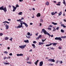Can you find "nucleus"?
<instances>
[{"label":"nucleus","instance_id":"nucleus-1","mask_svg":"<svg viewBox=\"0 0 66 66\" xmlns=\"http://www.w3.org/2000/svg\"><path fill=\"white\" fill-rule=\"evenodd\" d=\"M42 31H43V32L44 33V34L45 35H49V37H50V36H51V35H50V34L49 33H48V32H47V31H46V30L44 29H42Z\"/></svg>","mask_w":66,"mask_h":66},{"label":"nucleus","instance_id":"nucleus-2","mask_svg":"<svg viewBox=\"0 0 66 66\" xmlns=\"http://www.w3.org/2000/svg\"><path fill=\"white\" fill-rule=\"evenodd\" d=\"M20 22L21 23V25H20V24H19V26L16 27V28H21V27H22V22H23V21L21 20Z\"/></svg>","mask_w":66,"mask_h":66},{"label":"nucleus","instance_id":"nucleus-3","mask_svg":"<svg viewBox=\"0 0 66 66\" xmlns=\"http://www.w3.org/2000/svg\"><path fill=\"white\" fill-rule=\"evenodd\" d=\"M55 40H60V41H62V39L61 38V37H56V38H55Z\"/></svg>","mask_w":66,"mask_h":66},{"label":"nucleus","instance_id":"nucleus-4","mask_svg":"<svg viewBox=\"0 0 66 66\" xmlns=\"http://www.w3.org/2000/svg\"><path fill=\"white\" fill-rule=\"evenodd\" d=\"M26 47V45L19 46V48L21 49H24V48Z\"/></svg>","mask_w":66,"mask_h":66},{"label":"nucleus","instance_id":"nucleus-5","mask_svg":"<svg viewBox=\"0 0 66 66\" xmlns=\"http://www.w3.org/2000/svg\"><path fill=\"white\" fill-rule=\"evenodd\" d=\"M12 7L13 8V9L12 11L13 12H15L16 10V9H17V7H15V6H14L13 5L12 6Z\"/></svg>","mask_w":66,"mask_h":66},{"label":"nucleus","instance_id":"nucleus-6","mask_svg":"<svg viewBox=\"0 0 66 66\" xmlns=\"http://www.w3.org/2000/svg\"><path fill=\"white\" fill-rule=\"evenodd\" d=\"M43 61H42L40 62L39 63V66H43Z\"/></svg>","mask_w":66,"mask_h":66},{"label":"nucleus","instance_id":"nucleus-7","mask_svg":"<svg viewBox=\"0 0 66 66\" xmlns=\"http://www.w3.org/2000/svg\"><path fill=\"white\" fill-rule=\"evenodd\" d=\"M60 23L61 24V26L62 27H63V28H65L66 27V26H64V24H62V23L61 22H60Z\"/></svg>","mask_w":66,"mask_h":66},{"label":"nucleus","instance_id":"nucleus-8","mask_svg":"<svg viewBox=\"0 0 66 66\" xmlns=\"http://www.w3.org/2000/svg\"><path fill=\"white\" fill-rule=\"evenodd\" d=\"M5 26L6 27V30L9 29V25H8V24H6L5 25Z\"/></svg>","mask_w":66,"mask_h":66},{"label":"nucleus","instance_id":"nucleus-9","mask_svg":"<svg viewBox=\"0 0 66 66\" xmlns=\"http://www.w3.org/2000/svg\"><path fill=\"white\" fill-rule=\"evenodd\" d=\"M3 11H4L5 12H6L7 11V10L6 9V7H5L4 8Z\"/></svg>","mask_w":66,"mask_h":66},{"label":"nucleus","instance_id":"nucleus-10","mask_svg":"<svg viewBox=\"0 0 66 66\" xmlns=\"http://www.w3.org/2000/svg\"><path fill=\"white\" fill-rule=\"evenodd\" d=\"M17 56H23V54H16Z\"/></svg>","mask_w":66,"mask_h":66},{"label":"nucleus","instance_id":"nucleus-11","mask_svg":"<svg viewBox=\"0 0 66 66\" xmlns=\"http://www.w3.org/2000/svg\"><path fill=\"white\" fill-rule=\"evenodd\" d=\"M23 24H24L26 27H27L28 26V25H27V23H26L25 22H23Z\"/></svg>","mask_w":66,"mask_h":66},{"label":"nucleus","instance_id":"nucleus-12","mask_svg":"<svg viewBox=\"0 0 66 66\" xmlns=\"http://www.w3.org/2000/svg\"><path fill=\"white\" fill-rule=\"evenodd\" d=\"M40 13H38L37 14V17H40Z\"/></svg>","mask_w":66,"mask_h":66},{"label":"nucleus","instance_id":"nucleus-13","mask_svg":"<svg viewBox=\"0 0 66 66\" xmlns=\"http://www.w3.org/2000/svg\"><path fill=\"white\" fill-rule=\"evenodd\" d=\"M24 42L26 43H29V40H24Z\"/></svg>","mask_w":66,"mask_h":66},{"label":"nucleus","instance_id":"nucleus-14","mask_svg":"<svg viewBox=\"0 0 66 66\" xmlns=\"http://www.w3.org/2000/svg\"><path fill=\"white\" fill-rule=\"evenodd\" d=\"M42 37V35H39L38 37H37L36 39H39V38H41Z\"/></svg>","mask_w":66,"mask_h":66},{"label":"nucleus","instance_id":"nucleus-15","mask_svg":"<svg viewBox=\"0 0 66 66\" xmlns=\"http://www.w3.org/2000/svg\"><path fill=\"white\" fill-rule=\"evenodd\" d=\"M44 44V43L42 42H39L38 45H43Z\"/></svg>","mask_w":66,"mask_h":66},{"label":"nucleus","instance_id":"nucleus-16","mask_svg":"<svg viewBox=\"0 0 66 66\" xmlns=\"http://www.w3.org/2000/svg\"><path fill=\"white\" fill-rule=\"evenodd\" d=\"M52 45V43H51V44H50L46 45V47H47L48 46H51V45Z\"/></svg>","mask_w":66,"mask_h":66},{"label":"nucleus","instance_id":"nucleus-17","mask_svg":"<svg viewBox=\"0 0 66 66\" xmlns=\"http://www.w3.org/2000/svg\"><path fill=\"white\" fill-rule=\"evenodd\" d=\"M3 23H10V22L6 21H5L4 22H3Z\"/></svg>","mask_w":66,"mask_h":66},{"label":"nucleus","instance_id":"nucleus-18","mask_svg":"<svg viewBox=\"0 0 66 66\" xmlns=\"http://www.w3.org/2000/svg\"><path fill=\"white\" fill-rule=\"evenodd\" d=\"M4 7H0V10H3Z\"/></svg>","mask_w":66,"mask_h":66},{"label":"nucleus","instance_id":"nucleus-19","mask_svg":"<svg viewBox=\"0 0 66 66\" xmlns=\"http://www.w3.org/2000/svg\"><path fill=\"white\" fill-rule=\"evenodd\" d=\"M52 44L53 46H56V45L57 44V43H52Z\"/></svg>","mask_w":66,"mask_h":66},{"label":"nucleus","instance_id":"nucleus-20","mask_svg":"<svg viewBox=\"0 0 66 66\" xmlns=\"http://www.w3.org/2000/svg\"><path fill=\"white\" fill-rule=\"evenodd\" d=\"M45 4L46 5H49V2H47Z\"/></svg>","mask_w":66,"mask_h":66},{"label":"nucleus","instance_id":"nucleus-21","mask_svg":"<svg viewBox=\"0 0 66 66\" xmlns=\"http://www.w3.org/2000/svg\"><path fill=\"white\" fill-rule=\"evenodd\" d=\"M62 12H60V13H58V14L59 15V16H61V15H62Z\"/></svg>","mask_w":66,"mask_h":66},{"label":"nucleus","instance_id":"nucleus-22","mask_svg":"<svg viewBox=\"0 0 66 66\" xmlns=\"http://www.w3.org/2000/svg\"><path fill=\"white\" fill-rule=\"evenodd\" d=\"M52 23L53 24H54V25H56L57 24L56 23H54V22H52Z\"/></svg>","mask_w":66,"mask_h":66},{"label":"nucleus","instance_id":"nucleus-23","mask_svg":"<svg viewBox=\"0 0 66 66\" xmlns=\"http://www.w3.org/2000/svg\"><path fill=\"white\" fill-rule=\"evenodd\" d=\"M46 40V38L45 39V40L42 39V42H43V43H44V42H45V41Z\"/></svg>","mask_w":66,"mask_h":66},{"label":"nucleus","instance_id":"nucleus-24","mask_svg":"<svg viewBox=\"0 0 66 66\" xmlns=\"http://www.w3.org/2000/svg\"><path fill=\"white\" fill-rule=\"evenodd\" d=\"M9 38L7 37H5L4 38V39L5 40H7Z\"/></svg>","mask_w":66,"mask_h":66},{"label":"nucleus","instance_id":"nucleus-25","mask_svg":"<svg viewBox=\"0 0 66 66\" xmlns=\"http://www.w3.org/2000/svg\"><path fill=\"white\" fill-rule=\"evenodd\" d=\"M51 62H55V60H54V59H52Z\"/></svg>","mask_w":66,"mask_h":66},{"label":"nucleus","instance_id":"nucleus-26","mask_svg":"<svg viewBox=\"0 0 66 66\" xmlns=\"http://www.w3.org/2000/svg\"><path fill=\"white\" fill-rule=\"evenodd\" d=\"M52 15H55V13L53 12H52L51 13Z\"/></svg>","mask_w":66,"mask_h":66},{"label":"nucleus","instance_id":"nucleus-27","mask_svg":"<svg viewBox=\"0 0 66 66\" xmlns=\"http://www.w3.org/2000/svg\"><path fill=\"white\" fill-rule=\"evenodd\" d=\"M51 60L52 59H49L47 60V61H48V62H51Z\"/></svg>","mask_w":66,"mask_h":66},{"label":"nucleus","instance_id":"nucleus-28","mask_svg":"<svg viewBox=\"0 0 66 66\" xmlns=\"http://www.w3.org/2000/svg\"><path fill=\"white\" fill-rule=\"evenodd\" d=\"M61 32H62V33H64V30L62 29H61Z\"/></svg>","mask_w":66,"mask_h":66},{"label":"nucleus","instance_id":"nucleus-29","mask_svg":"<svg viewBox=\"0 0 66 66\" xmlns=\"http://www.w3.org/2000/svg\"><path fill=\"white\" fill-rule=\"evenodd\" d=\"M32 46L34 47V48H35V44H32Z\"/></svg>","mask_w":66,"mask_h":66},{"label":"nucleus","instance_id":"nucleus-30","mask_svg":"<svg viewBox=\"0 0 66 66\" xmlns=\"http://www.w3.org/2000/svg\"><path fill=\"white\" fill-rule=\"evenodd\" d=\"M22 12H20L19 13H18V15H22Z\"/></svg>","mask_w":66,"mask_h":66},{"label":"nucleus","instance_id":"nucleus-31","mask_svg":"<svg viewBox=\"0 0 66 66\" xmlns=\"http://www.w3.org/2000/svg\"><path fill=\"white\" fill-rule=\"evenodd\" d=\"M4 53L5 54H7L8 53V52H7V51H5L4 52Z\"/></svg>","mask_w":66,"mask_h":66},{"label":"nucleus","instance_id":"nucleus-32","mask_svg":"<svg viewBox=\"0 0 66 66\" xmlns=\"http://www.w3.org/2000/svg\"><path fill=\"white\" fill-rule=\"evenodd\" d=\"M16 7H19V6L18 5V4H16V5L15 6Z\"/></svg>","mask_w":66,"mask_h":66},{"label":"nucleus","instance_id":"nucleus-33","mask_svg":"<svg viewBox=\"0 0 66 66\" xmlns=\"http://www.w3.org/2000/svg\"><path fill=\"white\" fill-rule=\"evenodd\" d=\"M27 61H29V57H27V58L26 59Z\"/></svg>","mask_w":66,"mask_h":66},{"label":"nucleus","instance_id":"nucleus-34","mask_svg":"<svg viewBox=\"0 0 66 66\" xmlns=\"http://www.w3.org/2000/svg\"><path fill=\"white\" fill-rule=\"evenodd\" d=\"M48 30H51V28H47Z\"/></svg>","mask_w":66,"mask_h":66},{"label":"nucleus","instance_id":"nucleus-35","mask_svg":"<svg viewBox=\"0 0 66 66\" xmlns=\"http://www.w3.org/2000/svg\"><path fill=\"white\" fill-rule=\"evenodd\" d=\"M40 22H43V20L42 19H41L40 20Z\"/></svg>","mask_w":66,"mask_h":66},{"label":"nucleus","instance_id":"nucleus-36","mask_svg":"<svg viewBox=\"0 0 66 66\" xmlns=\"http://www.w3.org/2000/svg\"><path fill=\"white\" fill-rule=\"evenodd\" d=\"M27 63H28V64H31V63L30 62H27Z\"/></svg>","mask_w":66,"mask_h":66},{"label":"nucleus","instance_id":"nucleus-37","mask_svg":"<svg viewBox=\"0 0 66 66\" xmlns=\"http://www.w3.org/2000/svg\"><path fill=\"white\" fill-rule=\"evenodd\" d=\"M63 4H64V5H65L66 4V2L65 1H63Z\"/></svg>","mask_w":66,"mask_h":66},{"label":"nucleus","instance_id":"nucleus-38","mask_svg":"<svg viewBox=\"0 0 66 66\" xmlns=\"http://www.w3.org/2000/svg\"><path fill=\"white\" fill-rule=\"evenodd\" d=\"M59 62L60 63V64H62V63H63V61H59Z\"/></svg>","mask_w":66,"mask_h":66},{"label":"nucleus","instance_id":"nucleus-39","mask_svg":"<svg viewBox=\"0 0 66 66\" xmlns=\"http://www.w3.org/2000/svg\"><path fill=\"white\" fill-rule=\"evenodd\" d=\"M27 35H30V33L29 32H27Z\"/></svg>","mask_w":66,"mask_h":66},{"label":"nucleus","instance_id":"nucleus-40","mask_svg":"<svg viewBox=\"0 0 66 66\" xmlns=\"http://www.w3.org/2000/svg\"><path fill=\"white\" fill-rule=\"evenodd\" d=\"M59 29V27H58L56 28V30H58Z\"/></svg>","mask_w":66,"mask_h":66},{"label":"nucleus","instance_id":"nucleus-41","mask_svg":"<svg viewBox=\"0 0 66 66\" xmlns=\"http://www.w3.org/2000/svg\"><path fill=\"white\" fill-rule=\"evenodd\" d=\"M4 64L5 65H9V63H4Z\"/></svg>","mask_w":66,"mask_h":66},{"label":"nucleus","instance_id":"nucleus-42","mask_svg":"<svg viewBox=\"0 0 66 66\" xmlns=\"http://www.w3.org/2000/svg\"><path fill=\"white\" fill-rule=\"evenodd\" d=\"M58 48L59 49H62V47H61L60 46H59V47H58Z\"/></svg>","mask_w":66,"mask_h":66},{"label":"nucleus","instance_id":"nucleus-43","mask_svg":"<svg viewBox=\"0 0 66 66\" xmlns=\"http://www.w3.org/2000/svg\"><path fill=\"white\" fill-rule=\"evenodd\" d=\"M33 43L34 44H36V41H34L33 42Z\"/></svg>","mask_w":66,"mask_h":66},{"label":"nucleus","instance_id":"nucleus-44","mask_svg":"<svg viewBox=\"0 0 66 66\" xmlns=\"http://www.w3.org/2000/svg\"><path fill=\"white\" fill-rule=\"evenodd\" d=\"M21 20V19H19V20H17V21H20H20Z\"/></svg>","mask_w":66,"mask_h":66},{"label":"nucleus","instance_id":"nucleus-45","mask_svg":"<svg viewBox=\"0 0 66 66\" xmlns=\"http://www.w3.org/2000/svg\"><path fill=\"white\" fill-rule=\"evenodd\" d=\"M56 63V64H58V63H59V60H57Z\"/></svg>","mask_w":66,"mask_h":66},{"label":"nucleus","instance_id":"nucleus-46","mask_svg":"<svg viewBox=\"0 0 66 66\" xmlns=\"http://www.w3.org/2000/svg\"><path fill=\"white\" fill-rule=\"evenodd\" d=\"M3 35V34L2 33H0V36H2Z\"/></svg>","mask_w":66,"mask_h":66},{"label":"nucleus","instance_id":"nucleus-47","mask_svg":"<svg viewBox=\"0 0 66 66\" xmlns=\"http://www.w3.org/2000/svg\"><path fill=\"white\" fill-rule=\"evenodd\" d=\"M26 36V37H27V38H30V37L29 36Z\"/></svg>","mask_w":66,"mask_h":66},{"label":"nucleus","instance_id":"nucleus-48","mask_svg":"<svg viewBox=\"0 0 66 66\" xmlns=\"http://www.w3.org/2000/svg\"><path fill=\"white\" fill-rule=\"evenodd\" d=\"M7 59V58L6 57V56H5L4 57V60H5V59Z\"/></svg>","mask_w":66,"mask_h":66},{"label":"nucleus","instance_id":"nucleus-49","mask_svg":"<svg viewBox=\"0 0 66 66\" xmlns=\"http://www.w3.org/2000/svg\"><path fill=\"white\" fill-rule=\"evenodd\" d=\"M9 39L10 40H11V41H12V40L13 39V38H11L10 39Z\"/></svg>","mask_w":66,"mask_h":66},{"label":"nucleus","instance_id":"nucleus-50","mask_svg":"<svg viewBox=\"0 0 66 66\" xmlns=\"http://www.w3.org/2000/svg\"><path fill=\"white\" fill-rule=\"evenodd\" d=\"M38 32H37V34H35V35L36 36H37V35H38Z\"/></svg>","mask_w":66,"mask_h":66},{"label":"nucleus","instance_id":"nucleus-51","mask_svg":"<svg viewBox=\"0 0 66 66\" xmlns=\"http://www.w3.org/2000/svg\"><path fill=\"white\" fill-rule=\"evenodd\" d=\"M9 55H11V56L12 55V53H10L9 54Z\"/></svg>","mask_w":66,"mask_h":66},{"label":"nucleus","instance_id":"nucleus-52","mask_svg":"<svg viewBox=\"0 0 66 66\" xmlns=\"http://www.w3.org/2000/svg\"><path fill=\"white\" fill-rule=\"evenodd\" d=\"M35 64L36 65H37V63L36 62L35 63Z\"/></svg>","mask_w":66,"mask_h":66},{"label":"nucleus","instance_id":"nucleus-53","mask_svg":"<svg viewBox=\"0 0 66 66\" xmlns=\"http://www.w3.org/2000/svg\"><path fill=\"white\" fill-rule=\"evenodd\" d=\"M8 20L10 21L11 20L10 19H8Z\"/></svg>","mask_w":66,"mask_h":66},{"label":"nucleus","instance_id":"nucleus-54","mask_svg":"<svg viewBox=\"0 0 66 66\" xmlns=\"http://www.w3.org/2000/svg\"><path fill=\"white\" fill-rule=\"evenodd\" d=\"M57 5H59V6H60V4H56Z\"/></svg>","mask_w":66,"mask_h":66},{"label":"nucleus","instance_id":"nucleus-55","mask_svg":"<svg viewBox=\"0 0 66 66\" xmlns=\"http://www.w3.org/2000/svg\"><path fill=\"white\" fill-rule=\"evenodd\" d=\"M63 16H65V13L64 12L63 13Z\"/></svg>","mask_w":66,"mask_h":66},{"label":"nucleus","instance_id":"nucleus-56","mask_svg":"<svg viewBox=\"0 0 66 66\" xmlns=\"http://www.w3.org/2000/svg\"><path fill=\"white\" fill-rule=\"evenodd\" d=\"M39 61V60H37L36 62L37 63Z\"/></svg>","mask_w":66,"mask_h":66},{"label":"nucleus","instance_id":"nucleus-57","mask_svg":"<svg viewBox=\"0 0 66 66\" xmlns=\"http://www.w3.org/2000/svg\"><path fill=\"white\" fill-rule=\"evenodd\" d=\"M39 61V60H37L36 62L37 63Z\"/></svg>","mask_w":66,"mask_h":66},{"label":"nucleus","instance_id":"nucleus-58","mask_svg":"<svg viewBox=\"0 0 66 66\" xmlns=\"http://www.w3.org/2000/svg\"><path fill=\"white\" fill-rule=\"evenodd\" d=\"M7 59H11V57L9 56L8 57H7Z\"/></svg>","mask_w":66,"mask_h":66},{"label":"nucleus","instance_id":"nucleus-59","mask_svg":"<svg viewBox=\"0 0 66 66\" xmlns=\"http://www.w3.org/2000/svg\"><path fill=\"white\" fill-rule=\"evenodd\" d=\"M49 26V27H53L52 25H50Z\"/></svg>","mask_w":66,"mask_h":66},{"label":"nucleus","instance_id":"nucleus-60","mask_svg":"<svg viewBox=\"0 0 66 66\" xmlns=\"http://www.w3.org/2000/svg\"><path fill=\"white\" fill-rule=\"evenodd\" d=\"M7 49H8V50H9V49H10V47H8L7 48Z\"/></svg>","mask_w":66,"mask_h":66},{"label":"nucleus","instance_id":"nucleus-61","mask_svg":"<svg viewBox=\"0 0 66 66\" xmlns=\"http://www.w3.org/2000/svg\"><path fill=\"white\" fill-rule=\"evenodd\" d=\"M30 25H32V24H33V23H30Z\"/></svg>","mask_w":66,"mask_h":66},{"label":"nucleus","instance_id":"nucleus-62","mask_svg":"<svg viewBox=\"0 0 66 66\" xmlns=\"http://www.w3.org/2000/svg\"><path fill=\"white\" fill-rule=\"evenodd\" d=\"M32 10H33V11H35V9H34V8H32Z\"/></svg>","mask_w":66,"mask_h":66},{"label":"nucleus","instance_id":"nucleus-63","mask_svg":"<svg viewBox=\"0 0 66 66\" xmlns=\"http://www.w3.org/2000/svg\"><path fill=\"white\" fill-rule=\"evenodd\" d=\"M63 37H64V38H66V36H63Z\"/></svg>","mask_w":66,"mask_h":66},{"label":"nucleus","instance_id":"nucleus-64","mask_svg":"<svg viewBox=\"0 0 66 66\" xmlns=\"http://www.w3.org/2000/svg\"><path fill=\"white\" fill-rule=\"evenodd\" d=\"M9 7H11V5H9Z\"/></svg>","mask_w":66,"mask_h":66}]
</instances>
